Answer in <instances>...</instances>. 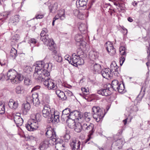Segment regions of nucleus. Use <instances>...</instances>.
Wrapping results in <instances>:
<instances>
[{
  "mask_svg": "<svg viewBox=\"0 0 150 150\" xmlns=\"http://www.w3.org/2000/svg\"><path fill=\"white\" fill-rule=\"evenodd\" d=\"M35 67L33 77L35 79H42L45 77L50 76L49 72L51 71L52 67V63L45 64L42 61L37 62L35 64Z\"/></svg>",
  "mask_w": 150,
  "mask_h": 150,
  "instance_id": "1",
  "label": "nucleus"
},
{
  "mask_svg": "<svg viewBox=\"0 0 150 150\" xmlns=\"http://www.w3.org/2000/svg\"><path fill=\"white\" fill-rule=\"evenodd\" d=\"M7 80H10L11 82L17 83L19 81L23 80V76L20 74H17L16 71L13 69H11L8 70L7 73Z\"/></svg>",
  "mask_w": 150,
  "mask_h": 150,
  "instance_id": "2",
  "label": "nucleus"
},
{
  "mask_svg": "<svg viewBox=\"0 0 150 150\" xmlns=\"http://www.w3.org/2000/svg\"><path fill=\"white\" fill-rule=\"evenodd\" d=\"M92 112L93 117L97 122L102 120L105 114L103 113L102 109L98 106L93 107Z\"/></svg>",
  "mask_w": 150,
  "mask_h": 150,
  "instance_id": "3",
  "label": "nucleus"
},
{
  "mask_svg": "<svg viewBox=\"0 0 150 150\" xmlns=\"http://www.w3.org/2000/svg\"><path fill=\"white\" fill-rule=\"evenodd\" d=\"M80 55L78 52L77 54L75 53L72 54V58L70 61L68 60L69 63L75 67L83 64L84 63V60L80 58Z\"/></svg>",
  "mask_w": 150,
  "mask_h": 150,
  "instance_id": "4",
  "label": "nucleus"
},
{
  "mask_svg": "<svg viewBox=\"0 0 150 150\" xmlns=\"http://www.w3.org/2000/svg\"><path fill=\"white\" fill-rule=\"evenodd\" d=\"M45 77L44 79H36L39 81H44V84L46 86H47V88L49 90H55L57 87L56 85H55L53 82V81L52 79H50V76H47Z\"/></svg>",
  "mask_w": 150,
  "mask_h": 150,
  "instance_id": "5",
  "label": "nucleus"
},
{
  "mask_svg": "<svg viewBox=\"0 0 150 150\" xmlns=\"http://www.w3.org/2000/svg\"><path fill=\"white\" fill-rule=\"evenodd\" d=\"M90 114L89 113L85 112L84 114V117H83L82 113L77 110H74L75 119H78L81 121V120H84L85 119L86 121H88L90 120V118L88 117V114Z\"/></svg>",
  "mask_w": 150,
  "mask_h": 150,
  "instance_id": "6",
  "label": "nucleus"
},
{
  "mask_svg": "<svg viewBox=\"0 0 150 150\" xmlns=\"http://www.w3.org/2000/svg\"><path fill=\"white\" fill-rule=\"evenodd\" d=\"M112 88L115 91H118L119 93H122L124 89L123 84H119L117 80H114L112 82Z\"/></svg>",
  "mask_w": 150,
  "mask_h": 150,
  "instance_id": "7",
  "label": "nucleus"
},
{
  "mask_svg": "<svg viewBox=\"0 0 150 150\" xmlns=\"http://www.w3.org/2000/svg\"><path fill=\"white\" fill-rule=\"evenodd\" d=\"M90 69L93 73L95 74H100L102 69L101 65L94 62H91Z\"/></svg>",
  "mask_w": 150,
  "mask_h": 150,
  "instance_id": "8",
  "label": "nucleus"
},
{
  "mask_svg": "<svg viewBox=\"0 0 150 150\" xmlns=\"http://www.w3.org/2000/svg\"><path fill=\"white\" fill-rule=\"evenodd\" d=\"M94 125L92 123H83V129L86 132H88L90 135H92L94 131Z\"/></svg>",
  "mask_w": 150,
  "mask_h": 150,
  "instance_id": "9",
  "label": "nucleus"
},
{
  "mask_svg": "<svg viewBox=\"0 0 150 150\" xmlns=\"http://www.w3.org/2000/svg\"><path fill=\"white\" fill-rule=\"evenodd\" d=\"M59 113L57 111H54L51 113L48 118L49 122L55 123L59 121Z\"/></svg>",
  "mask_w": 150,
  "mask_h": 150,
  "instance_id": "10",
  "label": "nucleus"
},
{
  "mask_svg": "<svg viewBox=\"0 0 150 150\" xmlns=\"http://www.w3.org/2000/svg\"><path fill=\"white\" fill-rule=\"evenodd\" d=\"M42 41L45 45L48 46L50 50H52L53 52L54 50H54L55 45L52 39L49 38Z\"/></svg>",
  "mask_w": 150,
  "mask_h": 150,
  "instance_id": "11",
  "label": "nucleus"
},
{
  "mask_svg": "<svg viewBox=\"0 0 150 150\" xmlns=\"http://www.w3.org/2000/svg\"><path fill=\"white\" fill-rule=\"evenodd\" d=\"M42 112L44 117L48 118L52 112H51L50 106L47 105L44 106L43 109L42 110Z\"/></svg>",
  "mask_w": 150,
  "mask_h": 150,
  "instance_id": "12",
  "label": "nucleus"
},
{
  "mask_svg": "<svg viewBox=\"0 0 150 150\" xmlns=\"http://www.w3.org/2000/svg\"><path fill=\"white\" fill-rule=\"evenodd\" d=\"M71 111V110L69 108H66L62 112L61 115L62 120V121H66L67 124H69V120H68V115L69 114Z\"/></svg>",
  "mask_w": 150,
  "mask_h": 150,
  "instance_id": "13",
  "label": "nucleus"
},
{
  "mask_svg": "<svg viewBox=\"0 0 150 150\" xmlns=\"http://www.w3.org/2000/svg\"><path fill=\"white\" fill-rule=\"evenodd\" d=\"M45 135L48 138L50 137H57L56 132L54 129L51 127H49L46 129Z\"/></svg>",
  "mask_w": 150,
  "mask_h": 150,
  "instance_id": "14",
  "label": "nucleus"
},
{
  "mask_svg": "<svg viewBox=\"0 0 150 150\" xmlns=\"http://www.w3.org/2000/svg\"><path fill=\"white\" fill-rule=\"evenodd\" d=\"M58 142L55 144V147L57 150H65L66 145L63 143V141L61 139H58Z\"/></svg>",
  "mask_w": 150,
  "mask_h": 150,
  "instance_id": "15",
  "label": "nucleus"
},
{
  "mask_svg": "<svg viewBox=\"0 0 150 150\" xmlns=\"http://www.w3.org/2000/svg\"><path fill=\"white\" fill-rule=\"evenodd\" d=\"M83 123H78L76 124L75 123V125H72V123H70L69 122V124H68V126L70 127H75V131L78 132H80L82 129H83Z\"/></svg>",
  "mask_w": 150,
  "mask_h": 150,
  "instance_id": "16",
  "label": "nucleus"
},
{
  "mask_svg": "<svg viewBox=\"0 0 150 150\" xmlns=\"http://www.w3.org/2000/svg\"><path fill=\"white\" fill-rule=\"evenodd\" d=\"M8 105L11 109L16 110L19 105L18 101L17 100L15 101L13 99H11L8 102Z\"/></svg>",
  "mask_w": 150,
  "mask_h": 150,
  "instance_id": "17",
  "label": "nucleus"
},
{
  "mask_svg": "<svg viewBox=\"0 0 150 150\" xmlns=\"http://www.w3.org/2000/svg\"><path fill=\"white\" fill-rule=\"evenodd\" d=\"M110 69L105 68L104 69L101 70V71L100 73L103 77L107 79L111 76L112 75L110 71Z\"/></svg>",
  "mask_w": 150,
  "mask_h": 150,
  "instance_id": "18",
  "label": "nucleus"
},
{
  "mask_svg": "<svg viewBox=\"0 0 150 150\" xmlns=\"http://www.w3.org/2000/svg\"><path fill=\"white\" fill-rule=\"evenodd\" d=\"M70 145L72 150H77L80 148V142L78 141L77 143L76 140H73L70 143Z\"/></svg>",
  "mask_w": 150,
  "mask_h": 150,
  "instance_id": "19",
  "label": "nucleus"
},
{
  "mask_svg": "<svg viewBox=\"0 0 150 150\" xmlns=\"http://www.w3.org/2000/svg\"><path fill=\"white\" fill-rule=\"evenodd\" d=\"M14 121L18 127L21 126L23 122V120L20 116H14Z\"/></svg>",
  "mask_w": 150,
  "mask_h": 150,
  "instance_id": "20",
  "label": "nucleus"
},
{
  "mask_svg": "<svg viewBox=\"0 0 150 150\" xmlns=\"http://www.w3.org/2000/svg\"><path fill=\"white\" fill-rule=\"evenodd\" d=\"M22 107L23 114L26 115L30 108V105L29 103L26 102L23 104Z\"/></svg>",
  "mask_w": 150,
  "mask_h": 150,
  "instance_id": "21",
  "label": "nucleus"
},
{
  "mask_svg": "<svg viewBox=\"0 0 150 150\" xmlns=\"http://www.w3.org/2000/svg\"><path fill=\"white\" fill-rule=\"evenodd\" d=\"M78 28L82 34H85L87 32V26L85 24L79 23L78 24Z\"/></svg>",
  "mask_w": 150,
  "mask_h": 150,
  "instance_id": "22",
  "label": "nucleus"
},
{
  "mask_svg": "<svg viewBox=\"0 0 150 150\" xmlns=\"http://www.w3.org/2000/svg\"><path fill=\"white\" fill-rule=\"evenodd\" d=\"M74 110L73 111H71L70 113L68 115V120H69V123H72V125H75V122L74 120H75V117L74 115Z\"/></svg>",
  "mask_w": 150,
  "mask_h": 150,
  "instance_id": "23",
  "label": "nucleus"
},
{
  "mask_svg": "<svg viewBox=\"0 0 150 150\" xmlns=\"http://www.w3.org/2000/svg\"><path fill=\"white\" fill-rule=\"evenodd\" d=\"M47 29L44 28L42 29V30L40 34V40L42 41H44L47 39H49L48 34H47Z\"/></svg>",
  "mask_w": 150,
  "mask_h": 150,
  "instance_id": "24",
  "label": "nucleus"
},
{
  "mask_svg": "<svg viewBox=\"0 0 150 150\" xmlns=\"http://www.w3.org/2000/svg\"><path fill=\"white\" fill-rule=\"evenodd\" d=\"M56 94L60 98L61 100H64L67 99V97L66 95V94L62 91H61L59 90H57L55 91Z\"/></svg>",
  "mask_w": 150,
  "mask_h": 150,
  "instance_id": "25",
  "label": "nucleus"
},
{
  "mask_svg": "<svg viewBox=\"0 0 150 150\" xmlns=\"http://www.w3.org/2000/svg\"><path fill=\"white\" fill-rule=\"evenodd\" d=\"M20 19V16L19 15H15L11 18L9 20V23L13 25H16Z\"/></svg>",
  "mask_w": 150,
  "mask_h": 150,
  "instance_id": "26",
  "label": "nucleus"
},
{
  "mask_svg": "<svg viewBox=\"0 0 150 150\" xmlns=\"http://www.w3.org/2000/svg\"><path fill=\"white\" fill-rule=\"evenodd\" d=\"M75 39L77 42H80V45L83 46V44L85 45V42L83 41V36L79 34L76 35L75 37Z\"/></svg>",
  "mask_w": 150,
  "mask_h": 150,
  "instance_id": "27",
  "label": "nucleus"
},
{
  "mask_svg": "<svg viewBox=\"0 0 150 150\" xmlns=\"http://www.w3.org/2000/svg\"><path fill=\"white\" fill-rule=\"evenodd\" d=\"M98 53L96 51H91L90 52H89V57L91 60V62H93L94 60L98 58Z\"/></svg>",
  "mask_w": 150,
  "mask_h": 150,
  "instance_id": "28",
  "label": "nucleus"
},
{
  "mask_svg": "<svg viewBox=\"0 0 150 150\" xmlns=\"http://www.w3.org/2000/svg\"><path fill=\"white\" fill-rule=\"evenodd\" d=\"M48 143H49L48 140L45 139L41 143L39 147L40 150H46L49 146Z\"/></svg>",
  "mask_w": 150,
  "mask_h": 150,
  "instance_id": "29",
  "label": "nucleus"
},
{
  "mask_svg": "<svg viewBox=\"0 0 150 150\" xmlns=\"http://www.w3.org/2000/svg\"><path fill=\"white\" fill-rule=\"evenodd\" d=\"M118 67L117 66L115 62H112L110 64V71L112 73L116 72L118 73L117 69Z\"/></svg>",
  "mask_w": 150,
  "mask_h": 150,
  "instance_id": "30",
  "label": "nucleus"
},
{
  "mask_svg": "<svg viewBox=\"0 0 150 150\" xmlns=\"http://www.w3.org/2000/svg\"><path fill=\"white\" fill-rule=\"evenodd\" d=\"M97 93L99 95L104 96H107L111 94V92L109 91V90L106 89L105 88L104 89L101 88L97 91Z\"/></svg>",
  "mask_w": 150,
  "mask_h": 150,
  "instance_id": "31",
  "label": "nucleus"
},
{
  "mask_svg": "<svg viewBox=\"0 0 150 150\" xmlns=\"http://www.w3.org/2000/svg\"><path fill=\"white\" fill-rule=\"evenodd\" d=\"M88 0H77L76 4L78 7H84L86 8Z\"/></svg>",
  "mask_w": 150,
  "mask_h": 150,
  "instance_id": "32",
  "label": "nucleus"
},
{
  "mask_svg": "<svg viewBox=\"0 0 150 150\" xmlns=\"http://www.w3.org/2000/svg\"><path fill=\"white\" fill-rule=\"evenodd\" d=\"M45 139L46 140H48V141L49 143H48L49 145H55L56 143L59 142L58 140L59 139L57 138V137H50Z\"/></svg>",
  "mask_w": 150,
  "mask_h": 150,
  "instance_id": "33",
  "label": "nucleus"
},
{
  "mask_svg": "<svg viewBox=\"0 0 150 150\" xmlns=\"http://www.w3.org/2000/svg\"><path fill=\"white\" fill-rule=\"evenodd\" d=\"M125 143V142L123 139L117 140L115 142V145L116 146V148L119 149H121Z\"/></svg>",
  "mask_w": 150,
  "mask_h": 150,
  "instance_id": "34",
  "label": "nucleus"
},
{
  "mask_svg": "<svg viewBox=\"0 0 150 150\" xmlns=\"http://www.w3.org/2000/svg\"><path fill=\"white\" fill-rule=\"evenodd\" d=\"M53 53L55 55L54 57L56 61L59 62H61L62 60V58L61 55L59 54L58 53L56 50H54Z\"/></svg>",
  "mask_w": 150,
  "mask_h": 150,
  "instance_id": "35",
  "label": "nucleus"
},
{
  "mask_svg": "<svg viewBox=\"0 0 150 150\" xmlns=\"http://www.w3.org/2000/svg\"><path fill=\"white\" fill-rule=\"evenodd\" d=\"M88 13V11L87 10H86V11L83 12V13L80 11L77 16L79 19H84V16H88V15L87 14Z\"/></svg>",
  "mask_w": 150,
  "mask_h": 150,
  "instance_id": "36",
  "label": "nucleus"
},
{
  "mask_svg": "<svg viewBox=\"0 0 150 150\" xmlns=\"http://www.w3.org/2000/svg\"><path fill=\"white\" fill-rule=\"evenodd\" d=\"M17 51L13 48H11L10 53V56L13 59H14L16 56Z\"/></svg>",
  "mask_w": 150,
  "mask_h": 150,
  "instance_id": "37",
  "label": "nucleus"
},
{
  "mask_svg": "<svg viewBox=\"0 0 150 150\" xmlns=\"http://www.w3.org/2000/svg\"><path fill=\"white\" fill-rule=\"evenodd\" d=\"M49 8L50 12L55 13L57 9V5L56 4L51 5L49 6Z\"/></svg>",
  "mask_w": 150,
  "mask_h": 150,
  "instance_id": "38",
  "label": "nucleus"
},
{
  "mask_svg": "<svg viewBox=\"0 0 150 150\" xmlns=\"http://www.w3.org/2000/svg\"><path fill=\"white\" fill-rule=\"evenodd\" d=\"M34 95H36V98H34L33 103L35 106H38L40 103V101L38 98V95L37 93H34Z\"/></svg>",
  "mask_w": 150,
  "mask_h": 150,
  "instance_id": "39",
  "label": "nucleus"
},
{
  "mask_svg": "<svg viewBox=\"0 0 150 150\" xmlns=\"http://www.w3.org/2000/svg\"><path fill=\"white\" fill-rule=\"evenodd\" d=\"M30 124L32 126L33 128V129L35 130L38 127V123L36 122V121L34 120H32L30 121Z\"/></svg>",
  "mask_w": 150,
  "mask_h": 150,
  "instance_id": "40",
  "label": "nucleus"
},
{
  "mask_svg": "<svg viewBox=\"0 0 150 150\" xmlns=\"http://www.w3.org/2000/svg\"><path fill=\"white\" fill-rule=\"evenodd\" d=\"M62 14L59 13L58 15H57L55 16V17L54 18V19H55L56 20L60 18L61 20H63L65 19V15L64 11H62Z\"/></svg>",
  "mask_w": 150,
  "mask_h": 150,
  "instance_id": "41",
  "label": "nucleus"
},
{
  "mask_svg": "<svg viewBox=\"0 0 150 150\" xmlns=\"http://www.w3.org/2000/svg\"><path fill=\"white\" fill-rule=\"evenodd\" d=\"M36 95H34V94H33L32 96H28L27 97V102H28L30 103H32L33 102V99L34 98H36Z\"/></svg>",
  "mask_w": 150,
  "mask_h": 150,
  "instance_id": "42",
  "label": "nucleus"
},
{
  "mask_svg": "<svg viewBox=\"0 0 150 150\" xmlns=\"http://www.w3.org/2000/svg\"><path fill=\"white\" fill-rule=\"evenodd\" d=\"M105 47L107 51H109L110 49H113L114 47L112 44L110 42H106L105 45Z\"/></svg>",
  "mask_w": 150,
  "mask_h": 150,
  "instance_id": "43",
  "label": "nucleus"
},
{
  "mask_svg": "<svg viewBox=\"0 0 150 150\" xmlns=\"http://www.w3.org/2000/svg\"><path fill=\"white\" fill-rule=\"evenodd\" d=\"M5 112V106L4 103L0 102V114H3Z\"/></svg>",
  "mask_w": 150,
  "mask_h": 150,
  "instance_id": "44",
  "label": "nucleus"
},
{
  "mask_svg": "<svg viewBox=\"0 0 150 150\" xmlns=\"http://www.w3.org/2000/svg\"><path fill=\"white\" fill-rule=\"evenodd\" d=\"M127 109L131 113L133 111L135 112L138 110V108H137V106L134 105H132L129 108H127Z\"/></svg>",
  "mask_w": 150,
  "mask_h": 150,
  "instance_id": "45",
  "label": "nucleus"
},
{
  "mask_svg": "<svg viewBox=\"0 0 150 150\" xmlns=\"http://www.w3.org/2000/svg\"><path fill=\"white\" fill-rule=\"evenodd\" d=\"M24 90V88L22 86H19L16 88V91L17 94L21 93V92Z\"/></svg>",
  "mask_w": 150,
  "mask_h": 150,
  "instance_id": "46",
  "label": "nucleus"
},
{
  "mask_svg": "<svg viewBox=\"0 0 150 150\" xmlns=\"http://www.w3.org/2000/svg\"><path fill=\"white\" fill-rule=\"evenodd\" d=\"M25 127L27 129L30 131H34V130L33 129L32 126H31L30 124V122L28 121L27 123L25 125Z\"/></svg>",
  "mask_w": 150,
  "mask_h": 150,
  "instance_id": "47",
  "label": "nucleus"
},
{
  "mask_svg": "<svg viewBox=\"0 0 150 150\" xmlns=\"http://www.w3.org/2000/svg\"><path fill=\"white\" fill-rule=\"evenodd\" d=\"M119 51L120 54L122 55H124L125 54V48L124 47L122 46L119 48Z\"/></svg>",
  "mask_w": 150,
  "mask_h": 150,
  "instance_id": "48",
  "label": "nucleus"
},
{
  "mask_svg": "<svg viewBox=\"0 0 150 150\" xmlns=\"http://www.w3.org/2000/svg\"><path fill=\"white\" fill-rule=\"evenodd\" d=\"M104 88H105L106 89L109 90V91L111 92V91L113 90L114 89L112 88V85L110 83H108L106 85V86L104 87Z\"/></svg>",
  "mask_w": 150,
  "mask_h": 150,
  "instance_id": "49",
  "label": "nucleus"
},
{
  "mask_svg": "<svg viewBox=\"0 0 150 150\" xmlns=\"http://www.w3.org/2000/svg\"><path fill=\"white\" fill-rule=\"evenodd\" d=\"M35 118L36 120V122H38L41 120V116L39 114L37 113L35 116Z\"/></svg>",
  "mask_w": 150,
  "mask_h": 150,
  "instance_id": "50",
  "label": "nucleus"
},
{
  "mask_svg": "<svg viewBox=\"0 0 150 150\" xmlns=\"http://www.w3.org/2000/svg\"><path fill=\"white\" fill-rule=\"evenodd\" d=\"M145 91V89H144V90H143V93L142 95L141 93H139V94L138 96L136 98V100H138V101H140L142 99L143 97L144 96V92Z\"/></svg>",
  "mask_w": 150,
  "mask_h": 150,
  "instance_id": "51",
  "label": "nucleus"
},
{
  "mask_svg": "<svg viewBox=\"0 0 150 150\" xmlns=\"http://www.w3.org/2000/svg\"><path fill=\"white\" fill-rule=\"evenodd\" d=\"M7 74H5L3 73L0 74V78L1 79V81H3L5 80H7V78H6Z\"/></svg>",
  "mask_w": 150,
  "mask_h": 150,
  "instance_id": "52",
  "label": "nucleus"
},
{
  "mask_svg": "<svg viewBox=\"0 0 150 150\" xmlns=\"http://www.w3.org/2000/svg\"><path fill=\"white\" fill-rule=\"evenodd\" d=\"M109 54L111 56H113L115 53V49L114 47L113 49H111L109 50V51H108Z\"/></svg>",
  "mask_w": 150,
  "mask_h": 150,
  "instance_id": "53",
  "label": "nucleus"
},
{
  "mask_svg": "<svg viewBox=\"0 0 150 150\" xmlns=\"http://www.w3.org/2000/svg\"><path fill=\"white\" fill-rule=\"evenodd\" d=\"M24 83L26 85H30L31 83V81L27 77H25L24 80Z\"/></svg>",
  "mask_w": 150,
  "mask_h": 150,
  "instance_id": "54",
  "label": "nucleus"
},
{
  "mask_svg": "<svg viewBox=\"0 0 150 150\" xmlns=\"http://www.w3.org/2000/svg\"><path fill=\"white\" fill-rule=\"evenodd\" d=\"M125 58L124 57L122 56L121 57L120 59V65L122 66L123 64L125 61Z\"/></svg>",
  "mask_w": 150,
  "mask_h": 150,
  "instance_id": "55",
  "label": "nucleus"
},
{
  "mask_svg": "<svg viewBox=\"0 0 150 150\" xmlns=\"http://www.w3.org/2000/svg\"><path fill=\"white\" fill-rule=\"evenodd\" d=\"M81 90L84 94H86L85 93H88L89 92L88 89L85 88H81Z\"/></svg>",
  "mask_w": 150,
  "mask_h": 150,
  "instance_id": "56",
  "label": "nucleus"
},
{
  "mask_svg": "<svg viewBox=\"0 0 150 150\" xmlns=\"http://www.w3.org/2000/svg\"><path fill=\"white\" fill-rule=\"evenodd\" d=\"M64 93L66 94V95L67 96H72L73 94L72 92L69 91H65Z\"/></svg>",
  "mask_w": 150,
  "mask_h": 150,
  "instance_id": "57",
  "label": "nucleus"
},
{
  "mask_svg": "<svg viewBox=\"0 0 150 150\" xmlns=\"http://www.w3.org/2000/svg\"><path fill=\"white\" fill-rule=\"evenodd\" d=\"M80 12L78 9H76L73 11V13L75 16H77L79 14Z\"/></svg>",
  "mask_w": 150,
  "mask_h": 150,
  "instance_id": "58",
  "label": "nucleus"
},
{
  "mask_svg": "<svg viewBox=\"0 0 150 150\" xmlns=\"http://www.w3.org/2000/svg\"><path fill=\"white\" fill-rule=\"evenodd\" d=\"M64 137L65 140H68L70 139V136L68 133L66 134L64 136Z\"/></svg>",
  "mask_w": 150,
  "mask_h": 150,
  "instance_id": "59",
  "label": "nucleus"
},
{
  "mask_svg": "<svg viewBox=\"0 0 150 150\" xmlns=\"http://www.w3.org/2000/svg\"><path fill=\"white\" fill-rule=\"evenodd\" d=\"M44 16L43 15H36L35 16L36 18L38 19H41L43 18Z\"/></svg>",
  "mask_w": 150,
  "mask_h": 150,
  "instance_id": "60",
  "label": "nucleus"
},
{
  "mask_svg": "<svg viewBox=\"0 0 150 150\" xmlns=\"http://www.w3.org/2000/svg\"><path fill=\"white\" fill-rule=\"evenodd\" d=\"M148 55L147 57V59H150V49L148 48L147 51Z\"/></svg>",
  "mask_w": 150,
  "mask_h": 150,
  "instance_id": "61",
  "label": "nucleus"
},
{
  "mask_svg": "<svg viewBox=\"0 0 150 150\" xmlns=\"http://www.w3.org/2000/svg\"><path fill=\"white\" fill-rule=\"evenodd\" d=\"M91 135H90L89 134H88V138L85 140V143H87L88 141H89L90 139H91Z\"/></svg>",
  "mask_w": 150,
  "mask_h": 150,
  "instance_id": "62",
  "label": "nucleus"
},
{
  "mask_svg": "<svg viewBox=\"0 0 150 150\" xmlns=\"http://www.w3.org/2000/svg\"><path fill=\"white\" fill-rule=\"evenodd\" d=\"M40 88V86H36L34 87L33 88L31 91V92H33V91H34L37 90L39 89Z\"/></svg>",
  "mask_w": 150,
  "mask_h": 150,
  "instance_id": "63",
  "label": "nucleus"
},
{
  "mask_svg": "<svg viewBox=\"0 0 150 150\" xmlns=\"http://www.w3.org/2000/svg\"><path fill=\"white\" fill-rule=\"evenodd\" d=\"M30 42L31 43L34 44L36 43V41L35 39L32 38L30 40Z\"/></svg>",
  "mask_w": 150,
  "mask_h": 150,
  "instance_id": "64",
  "label": "nucleus"
}]
</instances>
